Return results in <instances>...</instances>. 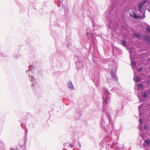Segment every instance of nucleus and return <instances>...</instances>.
<instances>
[{"instance_id":"nucleus-1","label":"nucleus","mask_w":150,"mask_h":150,"mask_svg":"<svg viewBox=\"0 0 150 150\" xmlns=\"http://www.w3.org/2000/svg\"><path fill=\"white\" fill-rule=\"evenodd\" d=\"M134 13V15L133 17L135 19H137L138 18H141V19H142L145 17L144 13L143 14L142 16H137L135 13Z\"/></svg>"},{"instance_id":"nucleus-2","label":"nucleus","mask_w":150,"mask_h":150,"mask_svg":"<svg viewBox=\"0 0 150 150\" xmlns=\"http://www.w3.org/2000/svg\"><path fill=\"white\" fill-rule=\"evenodd\" d=\"M144 4L141 2L139 3V4L138 7V10L139 12H142V8Z\"/></svg>"},{"instance_id":"nucleus-3","label":"nucleus","mask_w":150,"mask_h":150,"mask_svg":"<svg viewBox=\"0 0 150 150\" xmlns=\"http://www.w3.org/2000/svg\"><path fill=\"white\" fill-rule=\"evenodd\" d=\"M144 40L148 42L150 40V37L146 35H144L143 36Z\"/></svg>"},{"instance_id":"nucleus-4","label":"nucleus","mask_w":150,"mask_h":150,"mask_svg":"<svg viewBox=\"0 0 150 150\" xmlns=\"http://www.w3.org/2000/svg\"><path fill=\"white\" fill-rule=\"evenodd\" d=\"M122 43V45L124 46H125L126 45V42L125 40H122L121 41Z\"/></svg>"},{"instance_id":"nucleus-5","label":"nucleus","mask_w":150,"mask_h":150,"mask_svg":"<svg viewBox=\"0 0 150 150\" xmlns=\"http://www.w3.org/2000/svg\"><path fill=\"white\" fill-rule=\"evenodd\" d=\"M134 35L138 38H140V35L137 34H134Z\"/></svg>"},{"instance_id":"nucleus-6","label":"nucleus","mask_w":150,"mask_h":150,"mask_svg":"<svg viewBox=\"0 0 150 150\" xmlns=\"http://www.w3.org/2000/svg\"><path fill=\"white\" fill-rule=\"evenodd\" d=\"M147 95L148 93L147 92H144L143 95V97L144 98H146Z\"/></svg>"},{"instance_id":"nucleus-7","label":"nucleus","mask_w":150,"mask_h":150,"mask_svg":"<svg viewBox=\"0 0 150 150\" xmlns=\"http://www.w3.org/2000/svg\"><path fill=\"white\" fill-rule=\"evenodd\" d=\"M69 86L70 88L71 89L73 88L74 87L73 85L71 83L69 84Z\"/></svg>"},{"instance_id":"nucleus-8","label":"nucleus","mask_w":150,"mask_h":150,"mask_svg":"<svg viewBox=\"0 0 150 150\" xmlns=\"http://www.w3.org/2000/svg\"><path fill=\"white\" fill-rule=\"evenodd\" d=\"M145 142L146 143V144L148 145H149L150 144V140H146L145 141Z\"/></svg>"},{"instance_id":"nucleus-9","label":"nucleus","mask_w":150,"mask_h":150,"mask_svg":"<svg viewBox=\"0 0 150 150\" xmlns=\"http://www.w3.org/2000/svg\"><path fill=\"white\" fill-rule=\"evenodd\" d=\"M148 0H144V1H142L141 2L143 4H146V3L147 2Z\"/></svg>"},{"instance_id":"nucleus-10","label":"nucleus","mask_w":150,"mask_h":150,"mask_svg":"<svg viewBox=\"0 0 150 150\" xmlns=\"http://www.w3.org/2000/svg\"><path fill=\"white\" fill-rule=\"evenodd\" d=\"M112 78L113 79H115L116 77V75L115 74H111Z\"/></svg>"},{"instance_id":"nucleus-11","label":"nucleus","mask_w":150,"mask_h":150,"mask_svg":"<svg viewBox=\"0 0 150 150\" xmlns=\"http://www.w3.org/2000/svg\"><path fill=\"white\" fill-rule=\"evenodd\" d=\"M136 80L137 82L139 81L140 80V78L139 77H137L136 78Z\"/></svg>"},{"instance_id":"nucleus-12","label":"nucleus","mask_w":150,"mask_h":150,"mask_svg":"<svg viewBox=\"0 0 150 150\" xmlns=\"http://www.w3.org/2000/svg\"><path fill=\"white\" fill-rule=\"evenodd\" d=\"M146 30L147 32L150 33V28H146Z\"/></svg>"},{"instance_id":"nucleus-13","label":"nucleus","mask_w":150,"mask_h":150,"mask_svg":"<svg viewBox=\"0 0 150 150\" xmlns=\"http://www.w3.org/2000/svg\"><path fill=\"white\" fill-rule=\"evenodd\" d=\"M138 88H142L143 87V85L142 84H139L138 86Z\"/></svg>"},{"instance_id":"nucleus-14","label":"nucleus","mask_w":150,"mask_h":150,"mask_svg":"<svg viewBox=\"0 0 150 150\" xmlns=\"http://www.w3.org/2000/svg\"><path fill=\"white\" fill-rule=\"evenodd\" d=\"M132 64L133 65H135L136 64V63L135 62H132Z\"/></svg>"},{"instance_id":"nucleus-15","label":"nucleus","mask_w":150,"mask_h":150,"mask_svg":"<svg viewBox=\"0 0 150 150\" xmlns=\"http://www.w3.org/2000/svg\"><path fill=\"white\" fill-rule=\"evenodd\" d=\"M142 68H139V69L138 70V71L139 72L141 71H142Z\"/></svg>"},{"instance_id":"nucleus-16","label":"nucleus","mask_w":150,"mask_h":150,"mask_svg":"<svg viewBox=\"0 0 150 150\" xmlns=\"http://www.w3.org/2000/svg\"><path fill=\"white\" fill-rule=\"evenodd\" d=\"M144 128L146 129H148V127H147V125H145V126H144Z\"/></svg>"},{"instance_id":"nucleus-17","label":"nucleus","mask_w":150,"mask_h":150,"mask_svg":"<svg viewBox=\"0 0 150 150\" xmlns=\"http://www.w3.org/2000/svg\"><path fill=\"white\" fill-rule=\"evenodd\" d=\"M147 84H148L150 85V81H148L147 82Z\"/></svg>"},{"instance_id":"nucleus-18","label":"nucleus","mask_w":150,"mask_h":150,"mask_svg":"<svg viewBox=\"0 0 150 150\" xmlns=\"http://www.w3.org/2000/svg\"><path fill=\"white\" fill-rule=\"evenodd\" d=\"M105 102L106 103H108V102L107 101V99H105Z\"/></svg>"},{"instance_id":"nucleus-19","label":"nucleus","mask_w":150,"mask_h":150,"mask_svg":"<svg viewBox=\"0 0 150 150\" xmlns=\"http://www.w3.org/2000/svg\"><path fill=\"white\" fill-rule=\"evenodd\" d=\"M139 121H140V123H141L142 122V121L141 120V119H140L139 120Z\"/></svg>"},{"instance_id":"nucleus-20","label":"nucleus","mask_w":150,"mask_h":150,"mask_svg":"<svg viewBox=\"0 0 150 150\" xmlns=\"http://www.w3.org/2000/svg\"><path fill=\"white\" fill-rule=\"evenodd\" d=\"M148 43L149 44H150V40L148 42Z\"/></svg>"},{"instance_id":"nucleus-21","label":"nucleus","mask_w":150,"mask_h":150,"mask_svg":"<svg viewBox=\"0 0 150 150\" xmlns=\"http://www.w3.org/2000/svg\"><path fill=\"white\" fill-rule=\"evenodd\" d=\"M149 93H150V89H149Z\"/></svg>"},{"instance_id":"nucleus-22","label":"nucleus","mask_w":150,"mask_h":150,"mask_svg":"<svg viewBox=\"0 0 150 150\" xmlns=\"http://www.w3.org/2000/svg\"><path fill=\"white\" fill-rule=\"evenodd\" d=\"M86 34L87 35H88V33H86Z\"/></svg>"},{"instance_id":"nucleus-23","label":"nucleus","mask_w":150,"mask_h":150,"mask_svg":"<svg viewBox=\"0 0 150 150\" xmlns=\"http://www.w3.org/2000/svg\"><path fill=\"white\" fill-rule=\"evenodd\" d=\"M12 150H14V149H12Z\"/></svg>"},{"instance_id":"nucleus-24","label":"nucleus","mask_w":150,"mask_h":150,"mask_svg":"<svg viewBox=\"0 0 150 150\" xmlns=\"http://www.w3.org/2000/svg\"><path fill=\"white\" fill-rule=\"evenodd\" d=\"M149 140H150V139H149Z\"/></svg>"}]
</instances>
